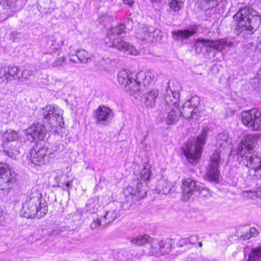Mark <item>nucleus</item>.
Instances as JSON below:
<instances>
[{"instance_id": "obj_1", "label": "nucleus", "mask_w": 261, "mask_h": 261, "mask_svg": "<svg viewBox=\"0 0 261 261\" xmlns=\"http://www.w3.org/2000/svg\"><path fill=\"white\" fill-rule=\"evenodd\" d=\"M155 76V72L151 70L141 71L135 74L123 70L119 72L118 81L119 84L124 86L125 90L132 95L139 92L141 82L144 85H148L153 81Z\"/></svg>"}, {"instance_id": "obj_2", "label": "nucleus", "mask_w": 261, "mask_h": 261, "mask_svg": "<svg viewBox=\"0 0 261 261\" xmlns=\"http://www.w3.org/2000/svg\"><path fill=\"white\" fill-rule=\"evenodd\" d=\"M256 12L249 7L241 8L234 15L233 19L237 24L236 33L243 36L246 34H252L260 23V18L256 15Z\"/></svg>"}, {"instance_id": "obj_3", "label": "nucleus", "mask_w": 261, "mask_h": 261, "mask_svg": "<svg viewBox=\"0 0 261 261\" xmlns=\"http://www.w3.org/2000/svg\"><path fill=\"white\" fill-rule=\"evenodd\" d=\"M48 211L47 205L37 187H33L23 204L22 213L27 218H40Z\"/></svg>"}, {"instance_id": "obj_4", "label": "nucleus", "mask_w": 261, "mask_h": 261, "mask_svg": "<svg viewBox=\"0 0 261 261\" xmlns=\"http://www.w3.org/2000/svg\"><path fill=\"white\" fill-rule=\"evenodd\" d=\"M125 26L121 23L115 27H112L108 32L105 42L109 47H115L120 51L133 55H137L138 51L128 42L123 41L120 35L125 32Z\"/></svg>"}, {"instance_id": "obj_5", "label": "nucleus", "mask_w": 261, "mask_h": 261, "mask_svg": "<svg viewBox=\"0 0 261 261\" xmlns=\"http://www.w3.org/2000/svg\"><path fill=\"white\" fill-rule=\"evenodd\" d=\"M150 174V169L144 168L139 175H136L132 185L127 187L124 191L125 194L129 193L126 197L128 200L132 198L133 201H138L145 197L147 193L146 181L149 179Z\"/></svg>"}, {"instance_id": "obj_6", "label": "nucleus", "mask_w": 261, "mask_h": 261, "mask_svg": "<svg viewBox=\"0 0 261 261\" xmlns=\"http://www.w3.org/2000/svg\"><path fill=\"white\" fill-rule=\"evenodd\" d=\"M208 128H203L200 135L197 137L195 145L191 142H188L182 147L184 155L190 163L193 164L200 158L202 146L205 143Z\"/></svg>"}, {"instance_id": "obj_7", "label": "nucleus", "mask_w": 261, "mask_h": 261, "mask_svg": "<svg viewBox=\"0 0 261 261\" xmlns=\"http://www.w3.org/2000/svg\"><path fill=\"white\" fill-rule=\"evenodd\" d=\"M181 190L184 197L186 200L190 198L199 197L206 196L208 192L207 190L201 185L197 184L196 180L187 178L183 179Z\"/></svg>"}, {"instance_id": "obj_8", "label": "nucleus", "mask_w": 261, "mask_h": 261, "mask_svg": "<svg viewBox=\"0 0 261 261\" xmlns=\"http://www.w3.org/2000/svg\"><path fill=\"white\" fill-rule=\"evenodd\" d=\"M44 123H48L51 128L58 126L62 127L63 121V111L55 105H47L41 110Z\"/></svg>"}, {"instance_id": "obj_9", "label": "nucleus", "mask_w": 261, "mask_h": 261, "mask_svg": "<svg viewBox=\"0 0 261 261\" xmlns=\"http://www.w3.org/2000/svg\"><path fill=\"white\" fill-rule=\"evenodd\" d=\"M180 89L181 87L178 83L169 81L168 83V86L163 92L164 102L162 107L179 106L178 102L180 97Z\"/></svg>"}, {"instance_id": "obj_10", "label": "nucleus", "mask_w": 261, "mask_h": 261, "mask_svg": "<svg viewBox=\"0 0 261 261\" xmlns=\"http://www.w3.org/2000/svg\"><path fill=\"white\" fill-rule=\"evenodd\" d=\"M241 117L244 125L255 130L261 129V110L254 108L244 111Z\"/></svg>"}, {"instance_id": "obj_11", "label": "nucleus", "mask_w": 261, "mask_h": 261, "mask_svg": "<svg viewBox=\"0 0 261 261\" xmlns=\"http://www.w3.org/2000/svg\"><path fill=\"white\" fill-rule=\"evenodd\" d=\"M150 248L147 252L150 256H160L168 253L171 249V240L166 239L159 240L151 239L149 243Z\"/></svg>"}, {"instance_id": "obj_12", "label": "nucleus", "mask_w": 261, "mask_h": 261, "mask_svg": "<svg viewBox=\"0 0 261 261\" xmlns=\"http://www.w3.org/2000/svg\"><path fill=\"white\" fill-rule=\"evenodd\" d=\"M55 157V153L48 150L45 147H43L38 150L32 149L30 151V159L34 165H41L52 162Z\"/></svg>"}, {"instance_id": "obj_13", "label": "nucleus", "mask_w": 261, "mask_h": 261, "mask_svg": "<svg viewBox=\"0 0 261 261\" xmlns=\"http://www.w3.org/2000/svg\"><path fill=\"white\" fill-rule=\"evenodd\" d=\"M258 138V135L252 134H248L244 136L236 150L237 154L242 158L247 154H250L251 152L255 147Z\"/></svg>"}, {"instance_id": "obj_14", "label": "nucleus", "mask_w": 261, "mask_h": 261, "mask_svg": "<svg viewBox=\"0 0 261 261\" xmlns=\"http://www.w3.org/2000/svg\"><path fill=\"white\" fill-rule=\"evenodd\" d=\"M162 110L159 115V118L168 125L175 124L181 116V111L179 106H166L162 107Z\"/></svg>"}, {"instance_id": "obj_15", "label": "nucleus", "mask_w": 261, "mask_h": 261, "mask_svg": "<svg viewBox=\"0 0 261 261\" xmlns=\"http://www.w3.org/2000/svg\"><path fill=\"white\" fill-rule=\"evenodd\" d=\"M24 134L31 141L37 140L41 141L46 136V130L43 125L34 123L24 130Z\"/></svg>"}, {"instance_id": "obj_16", "label": "nucleus", "mask_w": 261, "mask_h": 261, "mask_svg": "<svg viewBox=\"0 0 261 261\" xmlns=\"http://www.w3.org/2000/svg\"><path fill=\"white\" fill-rule=\"evenodd\" d=\"M220 158L219 154L217 152L214 153L211 158V161L205 173V177L210 181H216L219 179Z\"/></svg>"}, {"instance_id": "obj_17", "label": "nucleus", "mask_w": 261, "mask_h": 261, "mask_svg": "<svg viewBox=\"0 0 261 261\" xmlns=\"http://www.w3.org/2000/svg\"><path fill=\"white\" fill-rule=\"evenodd\" d=\"M232 43L227 42L225 39H218L217 40H213L205 39H198L195 42V46H199L202 45L203 46L208 47L214 48L217 50L221 51L225 47H231Z\"/></svg>"}, {"instance_id": "obj_18", "label": "nucleus", "mask_w": 261, "mask_h": 261, "mask_svg": "<svg viewBox=\"0 0 261 261\" xmlns=\"http://www.w3.org/2000/svg\"><path fill=\"white\" fill-rule=\"evenodd\" d=\"M93 117L97 123L106 124L109 123L113 118L112 110L105 106H99L93 112Z\"/></svg>"}, {"instance_id": "obj_19", "label": "nucleus", "mask_w": 261, "mask_h": 261, "mask_svg": "<svg viewBox=\"0 0 261 261\" xmlns=\"http://www.w3.org/2000/svg\"><path fill=\"white\" fill-rule=\"evenodd\" d=\"M19 69L17 66L8 67L0 69V84H6L12 80H21V76L18 74Z\"/></svg>"}, {"instance_id": "obj_20", "label": "nucleus", "mask_w": 261, "mask_h": 261, "mask_svg": "<svg viewBox=\"0 0 261 261\" xmlns=\"http://www.w3.org/2000/svg\"><path fill=\"white\" fill-rule=\"evenodd\" d=\"M197 26L195 24L191 25L189 29L185 30H176L171 33L173 38L176 40H183L194 35L197 32Z\"/></svg>"}, {"instance_id": "obj_21", "label": "nucleus", "mask_w": 261, "mask_h": 261, "mask_svg": "<svg viewBox=\"0 0 261 261\" xmlns=\"http://www.w3.org/2000/svg\"><path fill=\"white\" fill-rule=\"evenodd\" d=\"M16 181L14 176L11 173V170L8 173H5L0 176V190L9 191L14 187Z\"/></svg>"}, {"instance_id": "obj_22", "label": "nucleus", "mask_w": 261, "mask_h": 261, "mask_svg": "<svg viewBox=\"0 0 261 261\" xmlns=\"http://www.w3.org/2000/svg\"><path fill=\"white\" fill-rule=\"evenodd\" d=\"M244 158L246 161V163H244L246 166L255 171L261 170V159L257 156H253L247 154Z\"/></svg>"}, {"instance_id": "obj_23", "label": "nucleus", "mask_w": 261, "mask_h": 261, "mask_svg": "<svg viewBox=\"0 0 261 261\" xmlns=\"http://www.w3.org/2000/svg\"><path fill=\"white\" fill-rule=\"evenodd\" d=\"M120 212L118 208L111 209L108 211L106 214L101 217L103 220L102 225H107L114 221L119 216Z\"/></svg>"}, {"instance_id": "obj_24", "label": "nucleus", "mask_w": 261, "mask_h": 261, "mask_svg": "<svg viewBox=\"0 0 261 261\" xmlns=\"http://www.w3.org/2000/svg\"><path fill=\"white\" fill-rule=\"evenodd\" d=\"M158 95L159 91L157 90H153L144 95L143 101L147 107L152 108L155 106V99Z\"/></svg>"}, {"instance_id": "obj_25", "label": "nucleus", "mask_w": 261, "mask_h": 261, "mask_svg": "<svg viewBox=\"0 0 261 261\" xmlns=\"http://www.w3.org/2000/svg\"><path fill=\"white\" fill-rule=\"evenodd\" d=\"M247 261H261V244L251 248Z\"/></svg>"}, {"instance_id": "obj_26", "label": "nucleus", "mask_w": 261, "mask_h": 261, "mask_svg": "<svg viewBox=\"0 0 261 261\" xmlns=\"http://www.w3.org/2000/svg\"><path fill=\"white\" fill-rule=\"evenodd\" d=\"M228 136L227 134L220 133L217 137L216 145L219 150L223 149L225 148L228 144Z\"/></svg>"}, {"instance_id": "obj_27", "label": "nucleus", "mask_w": 261, "mask_h": 261, "mask_svg": "<svg viewBox=\"0 0 261 261\" xmlns=\"http://www.w3.org/2000/svg\"><path fill=\"white\" fill-rule=\"evenodd\" d=\"M151 238L147 235L138 236L131 240L132 244L136 246H142L146 243H149Z\"/></svg>"}, {"instance_id": "obj_28", "label": "nucleus", "mask_w": 261, "mask_h": 261, "mask_svg": "<svg viewBox=\"0 0 261 261\" xmlns=\"http://www.w3.org/2000/svg\"><path fill=\"white\" fill-rule=\"evenodd\" d=\"M3 148L5 154L12 159H16L17 156L19 154L20 151L17 147L14 148L11 146H6V144L4 143Z\"/></svg>"}, {"instance_id": "obj_29", "label": "nucleus", "mask_w": 261, "mask_h": 261, "mask_svg": "<svg viewBox=\"0 0 261 261\" xmlns=\"http://www.w3.org/2000/svg\"><path fill=\"white\" fill-rule=\"evenodd\" d=\"M36 72V68L32 65H26L20 74L21 79L22 78L28 80L30 77L34 75Z\"/></svg>"}, {"instance_id": "obj_30", "label": "nucleus", "mask_w": 261, "mask_h": 261, "mask_svg": "<svg viewBox=\"0 0 261 261\" xmlns=\"http://www.w3.org/2000/svg\"><path fill=\"white\" fill-rule=\"evenodd\" d=\"M19 138L18 133L12 129L7 130L3 134V140L7 142H13Z\"/></svg>"}, {"instance_id": "obj_31", "label": "nucleus", "mask_w": 261, "mask_h": 261, "mask_svg": "<svg viewBox=\"0 0 261 261\" xmlns=\"http://www.w3.org/2000/svg\"><path fill=\"white\" fill-rule=\"evenodd\" d=\"M159 31L158 30H154L153 28L149 29L148 31L147 32V30L144 31V35L143 36H141L139 33H138L137 37L142 40H150V38H154L155 35H158Z\"/></svg>"}, {"instance_id": "obj_32", "label": "nucleus", "mask_w": 261, "mask_h": 261, "mask_svg": "<svg viewBox=\"0 0 261 261\" xmlns=\"http://www.w3.org/2000/svg\"><path fill=\"white\" fill-rule=\"evenodd\" d=\"M76 56L79 60L83 63H86L91 60L90 55L84 49L77 50Z\"/></svg>"}, {"instance_id": "obj_33", "label": "nucleus", "mask_w": 261, "mask_h": 261, "mask_svg": "<svg viewBox=\"0 0 261 261\" xmlns=\"http://www.w3.org/2000/svg\"><path fill=\"white\" fill-rule=\"evenodd\" d=\"M158 189L159 190V193L166 194L170 190V187L168 186L167 180L165 178H162L158 182Z\"/></svg>"}, {"instance_id": "obj_34", "label": "nucleus", "mask_w": 261, "mask_h": 261, "mask_svg": "<svg viewBox=\"0 0 261 261\" xmlns=\"http://www.w3.org/2000/svg\"><path fill=\"white\" fill-rule=\"evenodd\" d=\"M200 102V98L197 96H194L189 100L187 101L184 105L185 107L191 108L192 109H197Z\"/></svg>"}, {"instance_id": "obj_35", "label": "nucleus", "mask_w": 261, "mask_h": 261, "mask_svg": "<svg viewBox=\"0 0 261 261\" xmlns=\"http://www.w3.org/2000/svg\"><path fill=\"white\" fill-rule=\"evenodd\" d=\"M198 112V109H192L190 107H186L185 105H184L182 108V111H181V116L184 118L188 119L192 117Z\"/></svg>"}, {"instance_id": "obj_36", "label": "nucleus", "mask_w": 261, "mask_h": 261, "mask_svg": "<svg viewBox=\"0 0 261 261\" xmlns=\"http://www.w3.org/2000/svg\"><path fill=\"white\" fill-rule=\"evenodd\" d=\"M171 9L174 12H178L183 6L181 0H168Z\"/></svg>"}, {"instance_id": "obj_37", "label": "nucleus", "mask_w": 261, "mask_h": 261, "mask_svg": "<svg viewBox=\"0 0 261 261\" xmlns=\"http://www.w3.org/2000/svg\"><path fill=\"white\" fill-rule=\"evenodd\" d=\"M102 222L103 220L101 218L100 219H96V220H94L91 224V228L92 229H95L99 226L103 227H105L106 225H103Z\"/></svg>"}, {"instance_id": "obj_38", "label": "nucleus", "mask_w": 261, "mask_h": 261, "mask_svg": "<svg viewBox=\"0 0 261 261\" xmlns=\"http://www.w3.org/2000/svg\"><path fill=\"white\" fill-rule=\"evenodd\" d=\"M9 171H10V169L7 164L0 163V176L5 173H8Z\"/></svg>"}, {"instance_id": "obj_39", "label": "nucleus", "mask_w": 261, "mask_h": 261, "mask_svg": "<svg viewBox=\"0 0 261 261\" xmlns=\"http://www.w3.org/2000/svg\"><path fill=\"white\" fill-rule=\"evenodd\" d=\"M65 57H61L57 59L52 64V66L54 67H60L63 65L65 61Z\"/></svg>"}, {"instance_id": "obj_40", "label": "nucleus", "mask_w": 261, "mask_h": 261, "mask_svg": "<svg viewBox=\"0 0 261 261\" xmlns=\"http://www.w3.org/2000/svg\"><path fill=\"white\" fill-rule=\"evenodd\" d=\"M188 244L194 245L196 244L197 242L198 241V237L196 235H192L189 237H187Z\"/></svg>"}, {"instance_id": "obj_41", "label": "nucleus", "mask_w": 261, "mask_h": 261, "mask_svg": "<svg viewBox=\"0 0 261 261\" xmlns=\"http://www.w3.org/2000/svg\"><path fill=\"white\" fill-rule=\"evenodd\" d=\"M208 4L207 8L215 7L218 6V3L221 0H203Z\"/></svg>"}, {"instance_id": "obj_42", "label": "nucleus", "mask_w": 261, "mask_h": 261, "mask_svg": "<svg viewBox=\"0 0 261 261\" xmlns=\"http://www.w3.org/2000/svg\"><path fill=\"white\" fill-rule=\"evenodd\" d=\"M177 245L180 247L189 245L187 238H182L179 239L177 243Z\"/></svg>"}, {"instance_id": "obj_43", "label": "nucleus", "mask_w": 261, "mask_h": 261, "mask_svg": "<svg viewBox=\"0 0 261 261\" xmlns=\"http://www.w3.org/2000/svg\"><path fill=\"white\" fill-rule=\"evenodd\" d=\"M243 194V196L250 198H253L255 196V193L252 191H245Z\"/></svg>"}, {"instance_id": "obj_44", "label": "nucleus", "mask_w": 261, "mask_h": 261, "mask_svg": "<svg viewBox=\"0 0 261 261\" xmlns=\"http://www.w3.org/2000/svg\"><path fill=\"white\" fill-rule=\"evenodd\" d=\"M17 0H2L4 4L6 5L7 6L10 7H11L15 3L17 2Z\"/></svg>"}, {"instance_id": "obj_45", "label": "nucleus", "mask_w": 261, "mask_h": 261, "mask_svg": "<svg viewBox=\"0 0 261 261\" xmlns=\"http://www.w3.org/2000/svg\"><path fill=\"white\" fill-rule=\"evenodd\" d=\"M251 237H252V234H250L249 232H246L240 236V239L243 240H248Z\"/></svg>"}, {"instance_id": "obj_46", "label": "nucleus", "mask_w": 261, "mask_h": 261, "mask_svg": "<svg viewBox=\"0 0 261 261\" xmlns=\"http://www.w3.org/2000/svg\"><path fill=\"white\" fill-rule=\"evenodd\" d=\"M249 233H250V234H252V237H255L258 234L257 230L254 227L250 228Z\"/></svg>"}, {"instance_id": "obj_47", "label": "nucleus", "mask_w": 261, "mask_h": 261, "mask_svg": "<svg viewBox=\"0 0 261 261\" xmlns=\"http://www.w3.org/2000/svg\"><path fill=\"white\" fill-rule=\"evenodd\" d=\"M123 2L132 7L134 5V1L133 0H122Z\"/></svg>"}, {"instance_id": "obj_48", "label": "nucleus", "mask_w": 261, "mask_h": 261, "mask_svg": "<svg viewBox=\"0 0 261 261\" xmlns=\"http://www.w3.org/2000/svg\"><path fill=\"white\" fill-rule=\"evenodd\" d=\"M132 23H133V21L131 19V18H127V20H126L125 26L126 27L127 25V26L132 27Z\"/></svg>"}, {"instance_id": "obj_49", "label": "nucleus", "mask_w": 261, "mask_h": 261, "mask_svg": "<svg viewBox=\"0 0 261 261\" xmlns=\"http://www.w3.org/2000/svg\"><path fill=\"white\" fill-rule=\"evenodd\" d=\"M4 218L5 217L4 215V213L3 212L2 209L0 208V223L3 221Z\"/></svg>"}, {"instance_id": "obj_50", "label": "nucleus", "mask_w": 261, "mask_h": 261, "mask_svg": "<svg viewBox=\"0 0 261 261\" xmlns=\"http://www.w3.org/2000/svg\"><path fill=\"white\" fill-rule=\"evenodd\" d=\"M71 185V182L70 181H66L65 182V186H66L67 187V189L68 190L69 188V187Z\"/></svg>"}, {"instance_id": "obj_51", "label": "nucleus", "mask_w": 261, "mask_h": 261, "mask_svg": "<svg viewBox=\"0 0 261 261\" xmlns=\"http://www.w3.org/2000/svg\"><path fill=\"white\" fill-rule=\"evenodd\" d=\"M202 245H203V244H202V243L201 242H199L198 243V246H199V247H202Z\"/></svg>"}, {"instance_id": "obj_52", "label": "nucleus", "mask_w": 261, "mask_h": 261, "mask_svg": "<svg viewBox=\"0 0 261 261\" xmlns=\"http://www.w3.org/2000/svg\"><path fill=\"white\" fill-rule=\"evenodd\" d=\"M160 1L161 0H151V1L154 3H158V2H160Z\"/></svg>"}, {"instance_id": "obj_53", "label": "nucleus", "mask_w": 261, "mask_h": 261, "mask_svg": "<svg viewBox=\"0 0 261 261\" xmlns=\"http://www.w3.org/2000/svg\"><path fill=\"white\" fill-rule=\"evenodd\" d=\"M258 47H261V41H260L259 42V43H258Z\"/></svg>"}, {"instance_id": "obj_54", "label": "nucleus", "mask_w": 261, "mask_h": 261, "mask_svg": "<svg viewBox=\"0 0 261 261\" xmlns=\"http://www.w3.org/2000/svg\"><path fill=\"white\" fill-rule=\"evenodd\" d=\"M70 61L71 62H75V61H74L73 59H72V58H70Z\"/></svg>"}]
</instances>
